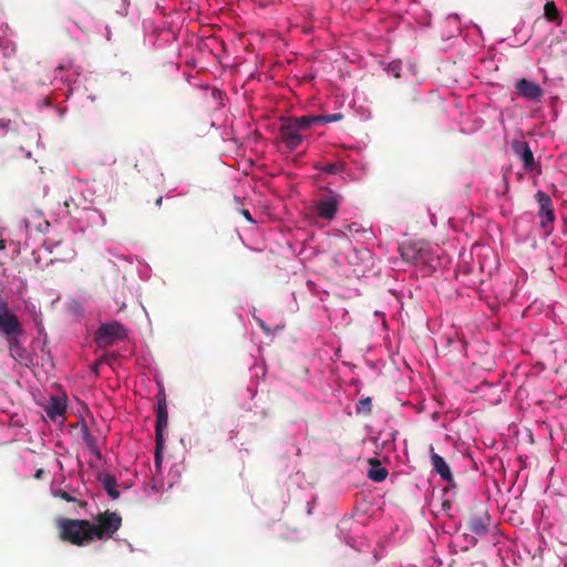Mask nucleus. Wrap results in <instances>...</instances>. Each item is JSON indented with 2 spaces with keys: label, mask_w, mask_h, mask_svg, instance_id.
Returning a JSON list of instances; mask_svg holds the SVG:
<instances>
[{
  "label": "nucleus",
  "mask_w": 567,
  "mask_h": 567,
  "mask_svg": "<svg viewBox=\"0 0 567 567\" xmlns=\"http://www.w3.org/2000/svg\"><path fill=\"white\" fill-rule=\"evenodd\" d=\"M443 506H444V507H450V504H449L447 502H445V503L443 504Z\"/></svg>",
  "instance_id": "nucleus-31"
},
{
  "label": "nucleus",
  "mask_w": 567,
  "mask_h": 567,
  "mask_svg": "<svg viewBox=\"0 0 567 567\" xmlns=\"http://www.w3.org/2000/svg\"><path fill=\"white\" fill-rule=\"evenodd\" d=\"M341 196L337 194H330L321 197L315 204V212L318 217L327 220H332L339 209Z\"/></svg>",
  "instance_id": "nucleus-6"
},
{
  "label": "nucleus",
  "mask_w": 567,
  "mask_h": 567,
  "mask_svg": "<svg viewBox=\"0 0 567 567\" xmlns=\"http://www.w3.org/2000/svg\"><path fill=\"white\" fill-rule=\"evenodd\" d=\"M9 305L8 301L3 298L2 293L0 292V315L9 312Z\"/></svg>",
  "instance_id": "nucleus-23"
},
{
  "label": "nucleus",
  "mask_w": 567,
  "mask_h": 567,
  "mask_svg": "<svg viewBox=\"0 0 567 567\" xmlns=\"http://www.w3.org/2000/svg\"><path fill=\"white\" fill-rule=\"evenodd\" d=\"M95 523L89 520V530L94 539L111 538L122 526V517L116 512L105 511L95 517Z\"/></svg>",
  "instance_id": "nucleus-3"
},
{
  "label": "nucleus",
  "mask_w": 567,
  "mask_h": 567,
  "mask_svg": "<svg viewBox=\"0 0 567 567\" xmlns=\"http://www.w3.org/2000/svg\"><path fill=\"white\" fill-rule=\"evenodd\" d=\"M43 473H44V472H43V470H42V468H40V470H38V471L35 472L34 477H35L37 480H40V478L42 477Z\"/></svg>",
  "instance_id": "nucleus-27"
},
{
  "label": "nucleus",
  "mask_w": 567,
  "mask_h": 567,
  "mask_svg": "<svg viewBox=\"0 0 567 567\" xmlns=\"http://www.w3.org/2000/svg\"><path fill=\"white\" fill-rule=\"evenodd\" d=\"M491 517L486 512L472 515L467 522V529L475 535L482 536L487 533Z\"/></svg>",
  "instance_id": "nucleus-12"
},
{
  "label": "nucleus",
  "mask_w": 567,
  "mask_h": 567,
  "mask_svg": "<svg viewBox=\"0 0 567 567\" xmlns=\"http://www.w3.org/2000/svg\"><path fill=\"white\" fill-rule=\"evenodd\" d=\"M56 496H59L61 499L65 501V502H74L75 498L72 497L68 492L65 491H62L60 489L58 493H56Z\"/></svg>",
  "instance_id": "nucleus-24"
},
{
  "label": "nucleus",
  "mask_w": 567,
  "mask_h": 567,
  "mask_svg": "<svg viewBox=\"0 0 567 567\" xmlns=\"http://www.w3.org/2000/svg\"><path fill=\"white\" fill-rule=\"evenodd\" d=\"M61 540L75 546H85L93 542L87 519L61 518L58 520Z\"/></svg>",
  "instance_id": "nucleus-1"
},
{
  "label": "nucleus",
  "mask_w": 567,
  "mask_h": 567,
  "mask_svg": "<svg viewBox=\"0 0 567 567\" xmlns=\"http://www.w3.org/2000/svg\"><path fill=\"white\" fill-rule=\"evenodd\" d=\"M125 338V327L116 321L101 324L94 334V341L100 348L111 347L117 340H122Z\"/></svg>",
  "instance_id": "nucleus-4"
},
{
  "label": "nucleus",
  "mask_w": 567,
  "mask_h": 567,
  "mask_svg": "<svg viewBox=\"0 0 567 567\" xmlns=\"http://www.w3.org/2000/svg\"><path fill=\"white\" fill-rule=\"evenodd\" d=\"M168 424V411L165 395L157 398L156 403V423H155V437L164 439V429Z\"/></svg>",
  "instance_id": "nucleus-11"
},
{
  "label": "nucleus",
  "mask_w": 567,
  "mask_h": 567,
  "mask_svg": "<svg viewBox=\"0 0 567 567\" xmlns=\"http://www.w3.org/2000/svg\"><path fill=\"white\" fill-rule=\"evenodd\" d=\"M19 337H9V350L11 355L17 360H22L25 354V349L21 346Z\"/></svg>",
  "instance_id": "nucleus-18"
},
{
  "label": "nucleus",
  "mask_w": 567,
  "mask_h": 567,
  "mask_svg": "<svg viewBox=\"0 0 567 567\" xmlns=\"http://www.w3.org/2000/svg\"><path fill=\"white\" fill-rule=\"evenodd\" d=\"M6 248V241L3 239L0 240V250Z\"/></svg>",
  "instance_id": "nucleus-29"
},
{
  "label": "nucleus",
  "mask_w": 567,
  "mask_h": 567,
  "mask_svg": "<svg viewBox=\"0 0 567 567\" xmlns=\"http://www.w3.org/2000/svg\"><path fill=\"white\" fill-rule=\"evenodd\" d=\"M162 203H163V197H162V196H158V197L156 198V200H155V205H156L157 207H161Z\"/></svg>",
  "instance_id": "nucleus-28"
},
{
  "label": "nucleus",
  "mask_w": 567,
  "mask_h": 567,
  "mask_svg": "<svg viewBox=\"0 0 567 567\" xmlns=\"http://www.w3.org/2000/svg\"><path fill=\"white\" fill-rule=\"evenodd\" d=\"M517 94L527 101H540L544 91L540 85L527 79H519L515 83Z\"/></svg>",
  "instance_id": "nucleus-7"
},
{
  "label": "nucleus",
  "mask_w": 567,
  "mask_h": 567,
  "mask_svg": "<svg viewBox=\"0 0 567 567\" xmlns=\"http://www.w3.org/2000/svg\"><path fill=\"white\" fill-rule=\"evenodd\" d=\"M0 126H4L3 120L0 121Z\"/></svg>",
  "instance_id": "nucleus-32"
},
{
  "label": "nucleus",
  "mask_w": 567,
  "mask_h": 567,
  "mask_svg": "<svg viewBox=\"0 0 567 567\" xmlns=\"http://www.w3.org/2000/svg\"><path fill=\"white\" fill-rule=\"evenodd\" d=\"M401 256L404 260L410 262H417L421 260L422 248L417 243H403L400 246Z\"/></svg>",
  "instance_id": "nucleus-13"
},
{
  "label": "nucleus",
  "mask_w": 567,
  "mask_h": 567,
  "mask_svg": "<svg viewBox=\"0 0 567 567\" xmlns=\"http://www.w3.org/2000/svg\"><path fill=\"white\" fill-rule=\"evenodd\" d=\"M544 17L550 21L559 25L561 23V16L557 9V6L554 1H547L544 6Z\"/></svg>",
  "instance_id": "nucleus-16"
},
{
  "label": "nucleus",
  "mask_w": 567,
  "mask_h": 567,
  "mask_svg": "<svg viewBox=\"0 0 567 567\" xmlns=\"http://www.w3.org/2000/svg\"><path fill=\"white\" fill-rule=\"evenodd\" d=\"M241 215L250 223H254V218L248 209H241Z\"/></svg>",
  "instance_id": "nucleus-26"
},
{
  "label": "nucleus",
  "mask_w": 567,
  "mask_h": 567,
  "mask_svg": "<svg viewBox=\"0 0 567 567\" xmlns=\"http://www.w3.org/2000/svg\"><path fill=\"white\" fill-rule=\"evenodd\" d=\"M369 463L371 467L368 471V477L377 483L383 482L388 476L386 468L382 467L377 458H371Z\"/></svg>",
  "instance_id": "nucleus-14"
},
{
  "label": "nucleus",
  "mask_w": 567,
  "mask_h": 567,
  "mask_svg": "<svg viewBox=\"0 0 567 567\" xmlns=\"http://www.w3.org/2000/svg\"><path fill=\"white\" fill-rule=\"evenodd\" d=\"M339 171V166L336 163L327 164L324 172L329 174H336Z\"/></svg>",
  "instance_id": "nucleus-25"
},
{
  "label": "nucleus",
  "mask_w": 567,
  "mask_h": 567,
  "mask_svg": "<svg viewBox=\"0 0 567 567\" xmlns=\"http://www.w3.org/2000/svg\"><path fill=\"white\" fill-rule=\"evenodd\" d=\"M371 408H372L371 399L370 398H364V399H361L358 402L357 412L358 413H370L371 412Z\"/></svg>",
  "instance_id": "nucleus-22"
},
{
  "label": "nucleus",
  "mask_w": 567,
  "mask_h": 567,
  "mask_svg": "<svg viewBox=\"0 0 567 567\" xmlns=\"http://www.w3.org/2000/svg\"><path fill=\"white\" fill-rule=\"evenodd\" d=\"M164 439L155 437V455L154 464L156 468H161L163 461Z\"/></svg>",
  "instance_id": "nucleus-21"
},
{
  "label": "nucleus",
  "mask_w": 567,
  "mask_h": 567,
  "mask_svg": "<svg viewBox=\"0 0 567 567\" xmlns=\"http://www.w3.org/2000/svg\"><path fill=\"white\" fill-rule=\"evenodd\" d=\"M430 454H431V464L435 473L440 475V477L447 482L451 486H455L454 478L451 472V468L449 464L445 462V460L434 452V447H430Z\"/></svg>",
  "instance_id": "nucleus-10"
},
{
  "label": "nucleus",
  "mask_w": 567,
  "mask_h": 567,
  "mask_svg": "<svg viewBox=\"0 0 567 567\" xmlns=\"http://www.w3.org/2000/svg\"><path fill=\"white\" fill-rule=\"evenodd\" d=\"M84 441L91 453L94 454L97 460H101L102 453L97 446V441L94 436L91 435L87 429H85L84 432Z\"/></svg>",
  "instance_id": "nucleus-20"
},
{
  "label": "nucleus",
  "mask_w": 567,
  "mask_h": 567,
  "mask_svg": "<svg viewBox=\"0 0 567 567\" xmlns=\"http://www.w3.org/2000/svg\"><path fill=\"white\" fill-rule=\"evenodd\" d=\"M100 481H101L104 489L106 491L107 495L112 499H117L120 497V492L116 488L117 483H116V478L114 475H112V474L100 475Z\"/></svg>",
  "instance_id": "nucleus-15"
},
{
  "label": "nucleus",
  "mask_w": 567,
  "mask_h": 567,
  "mask_svg": "<svg viewBox=\"0 0 567 567\" xmlns=\"http://www.w3.org/2000/svg\"><path fill=\"white\" fill-rule=\"evenodd\" d=\"M0 332L7 338L20 337L23 333L22 324L11 311L0 315Z\"/></svg>",
  "instance_id": "nucleus-9"
},
{
  "label": "nucleus",
  "mask_w": 567,
  "mask_h": 567,
  "mask_svg": "<svg viewBox=\"0 0 567 567\" xmlns=\"http://www.w3.org/2000/svg\"><path fill=\"white\" fill-rule=\"evenodd\" d=\"M99 365H100L99 363H95V364L93 365V368H92V369H93L94 373H97V371H99Z\"/></svg>",
  "instance_id": "nucleus-30"
},
{
  "label": "nucleus",
  "mask_w": 567,
  "mask_h": 567,
  "mask_svg": "<svg viewBox=\"0 0 567 567\" xmlns=\"http://www.w3.org/2000/svg\"><path fill=\"white\" fill-rule=\"evenodd\" d=\"M512 151L522 161L525 171L532 172L535 169L534 154L527 142L514 140L512 142Z\"/></svg>",
  "instance_id": "nucleus-8"
},
{
  "label": "nucleus",
  "mask_w": 567,
  "mask_h": 567,
  "mask_svg": "<svg viewBox=\"0 0 567 567\" xmlns=\"http://www.w3.org/2000/svg\"><path fill=\"white\" fill-rule=\"evenodd\" d=\"M309 121L312 125L316 124H327L332 122H338L343 118V115L341 113H333V114H327V115H308Z\"/></svg>",
  "instance_id": "nucleus-17"
},
{
  "label": "nucleus",
  "mask_w": 567,
  "mask_h": 567,
  "mask_svg": "<svg viewBox=\"0 0 567 567\" xmlns=\"http://www.w3.org/2000/svg\"><path fill=\"white\" fill-rule=\"evenodd\" d=\"M536 199L539 204L538 218L539 226L546 235L551 234L554 229L555 212L551 198L543 190L536 193Z\"/></svg>",
  "instance_id": "nucleus-5"
},
{
  "label": "nucleus",
  "mask_w": 567,
  "mask_h": 567,
  "mask_svg": "<svg viewBox=\"0 0 567 567\" xmlns=\"http://www.w3.org/2000/svg\"><path fill=\"white\" fill-rule=\"evenodd\" d=\"M65 412V404L62 403L58 399H53L50 403L47 413L51 419H55L56 416H62Z\"/></svg>",
  "instance_id": "nucleus-19"
},
{
  "label": "nucleus",
  "mask_w": 567,
  "mask_h": 567,
  "mask_svg": "<svg viewBox=\"0 0 567 567\" xmlns=\"http://www.w3.org/2000/svg\"><path fill=\"white\" fill-rule=\"evenodd\" d=\"M311 126L309 116L282 118L280 124V138L289 151L297 150L303 141V132Z\"/></svg>",
  "instance_id": "nucleus-2"
}]
</instances>
